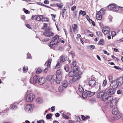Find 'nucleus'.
I'll return each instance as SVG.
<instances>
[{
    "label": "nucleus",
    "instance_id": "obj_1",
    "mask_svg": "<svg viewBox=\"0 0 123 123\" xmlns=\"http://www.w3.org/2000/svg\"><path fill=\"white\" fill-rule=\"evenodd\" d=\"M111 83V86L114 88L119 87L123 84V77H119L116 80L112 81Z\"/></svg>",
    "mask_w": 123,
    "mask_h": 123
},
{
    "label": "nucleus",
    "instance_id": "obj_2",
    "mask_svg": "<svg viewBox=\"0 0 123 123\" xmlns=\"http://www.w3.org/2000/svg\"><path fill=\"white\" fill-rule=\"evenodd\" d=\"M59 36L58 35H55L52 38V40L49 44V47L51 48L54 47L55 45H57L59 42Z\"/></svg>",
    "mask_w": 123,
    "mask_h": 123
},
{
    "label": "nucleus",
    "instance_id": "obj_3",
    "mask_svg": "<svg viewBox=\"0 0 123 123\" xmlns=\"http://www.w3.org/2000/svg\"><path fill=\"white\" fill-rule=\"evenodd\" d=\"M51 29L49 28H47L45 30L43 34L44 35L47 37H52L54 35V33L50 31Z\"/></svg>",
    "mask_w": 123,
    "mask_h": 123
},
{
    "label": "nucleus",
    "instance_id": "obj_4",
    "mask_svg": "<svg viewBox=\"0 0 123 123\" xmlns=\"http://www.w3.org/2000/svg\"><path fill=\"white\" fill-rule=\"evenodd\" d=\"M107 7L108 9L114 11H117L118 10V6L115 4H111Z\"/></svg>",
    "mask_w": 123,
    "mask_h": 123
},
{
    "label": "nucleus",
    "instance_id": "obj_5",
    "mask_svg": "<svg viewBox=\"0 0 123 123\" xmlns=\"http://www.w3.org/2000/svg\"><path fill=\"white\" fill-rule=\"evenodd\" d=\"M110 89L107 90L106 93L108 95H111L114 93L115 91V89L116 88H114L111 85V83L110 86Z\"/></svg>",
    "mask_w": 123,
    "mask_h": 123
},
{
    "label": "nucleus",
    "instance_id": "obj_6",
    "mask_svg": "<svg viewBox=\"0 0 123 123\" xmlns=\"http://www.w3.org/2000/svg\"><path fill=\"white\" fill-rule=\"evenodd\" d=\"M34 98L35 96L33 94L30 93L27 96L26 100L28 102H30L33 101Z\"/></svg>",
    "mask_w": 123,
    "mask_h": 123
},
{
    "label": "nucleus",
    "instance_id": "obj_7",
    "mask_svg": "<svg viewBox=\"0 0 123 123\" xmlns=\"http://www.w3.org/2000/svg\"><path fill=\"white\" fill-rule=\"evenodd\" d=\"M106 94L105 92L103 91H101L98 92L97 94V97L98 98H102L103 100H104V98L105 97Z\"/></svg>",
    "mask_w": 123,
    "mask_h": 123
},
{
    "label": "nucleus",
    "instance_id": "obj_8",
    "mask_svg": "<svg viewBox=\"0 0 123 123\" xmlns=\"http://www.w3.org/2000/svg\"><path fill=\"white\" fill-rule=\"evenodd\" d=\"M113 97L112 96H110L107 97H105L104 98V100H104L107 104L110 103L113 100Z\"/></svg>",
    "mask_w": 123,
    "mask_h": 123
},
{
    "label": "nucleus",
    "instance_id": "obj_9",
    "mask_svg": "<svg viewBox=\"0 0 123 123\" xmlns=\"http://www.w3.org/2000/svg\"><path fill=\"white\" fill-rule=\"evenodd\" d=\"M25 109L26 111H28L29 112H31L33 110L32 105L29 104L27 105L25 108Z\"/></svg>",
    "mask_w": 123,
    "mask_h": 123
},
{
    "label": "nucleus",
    "instance_id": "obj_10",
    "mask_svg": "<svg viewBox=\"0 0 123 123\" xmlns=\"http://www.w3.org/2000/svg\"><path fill=\"white\" fill-rule=\"evenodd\" d=\"M88 83L90 86L93 87L95 85L96 82L94 79L91 78L89 80Z\"/></svg>",
    "mask_w": 123,
    "mask_h": 123
},
{
    "label": "nucleus",
    "instance_id": "obj_11",
    "mask_svg": "<svg viewBox=\"0 0 123 123\" xmlns=\"http://www.w3.org/2000/svg\"><path fill=\"white\" fill-rule=\"evenodd\" d=\"M38 77L37 75H35L33 77V81H32V79L31 78L30 80V82L31 84H35L37 83L38 79Z\"/></svg>",
    "mask_w": 123,
    "mask_h": 123
},
{
    "label": "nucleus",
    "instance_id": "obj_12",
    "mask_svg": "<svg viewBox=\"0 0 123 123\" xmlns=\"http://www.w3.org/2000/svg\"><path fill=\"white\" fill-rule=\"evenodd\" d=\"M72 29L73 30V32L75 34L77 33L79 31V28L76 24H74L72 26Z\"/></svg>",
    "mask_w": 123,
    "mask_h": 123
},
{
    "label": "nucleus",
    "instance_id": "obj_13",
    "mask_svg": "<svg viewBox=\"0 0 123 123\" xmlns=\"http://www.w3.org/2000/svg\"><path fill=\"white\" fill-rule=\"evenodd\" d=\"M117 101L116 99H113L110 103L111 107L112 108L115 107L117 105Z\"/></svg>",
    "mask_w": 123,
    "mask_h": 123
},
{
    "label": "nucleus",
    "instance_id": "obj_14",
    "mask_svg": "<svg viewBox=\"0 0 123 123\" xmlns=\"http://www.w3.org/2000/svg\"><path fill=\"white\" fill-rule=\"evenodd\" d=\"M77 70H74V69L71 70L69 73L68 75L70 77L73 76L76 74H77Z\"/></svg>",
    "mask_w": 123,
    "mask_h": 123
},
{
    "label": "nucleus",
    "instance_id": "obj_15",
    "mask_svg": "<svg viewBox=\"0 0 123 123\" xmlns=\"http://www.w3.org/2000/svg\"><path fill=\"white\" fill-rule=\"evenodd\" d=\"M110 29L108 27H105L103 28L102 31L105 34H106L110 32Z\"/></svg>",
    "mask_w": 123,
    "mask_h": 123
},
{
    "label": "nucleus",
    "instance_id": "obj_16",
    "mask_svg": "<svg viewBox=\"0 0 123 123\" xmlns=\"http://www.w3.org/2000/svg\"><path fill=\"white\" fill-rule=\"evenodd\" d=\"M80 78V76L79 75L76 74L74 76L72 79V81L73 82H75L76 81L79 80Z\"/></svg>",
    "mask_w": 123,
    "mask_h": 123
},
{
    "label": "nucleus",
    "instance_id": "obj_17",
    "mask_svg": "<svg viewBox=\"0 0 123 123\" xmlns=\"http://www.w3.org/2000/svg\"><path fill=\"white\" fill-rule=\"evenodd\" d=\"M45 79L44 78H41L39 79L38 83L40 85H42L45 82Z\"/></svg>",
    "mask_w": 123,
    "mask_h": 123
},
{
    "label": "nucleus",
    "instance_id": "obj_18",
    "mask_svg": "<svg viewBox=\"0 0 123 123\" xmlns=\"http://www.w3.org/2000/svg\"><path fill=\"white\" fill-rule=\"evenodd\" d=\"M51 79L56 81L57 84H59L60 83V81L59 80H58L57 77L56 75H54L52 77Z\"/></svg>",
    "mask_w": 123,
    "mask_h": 123
},
{
    "label": "nucleus",
    "instance_id": "obj_19",
    "mask_svg": "<svg viewBox=\"0 0 123 123\" xmlns=\"http://www.w3.org/2000/svg\"><path fill=\"white\" fill-rule=\"evenodd\" d=\"M52 60L51 58H49L48 59V62H46L44 64L45 66H47V68H49L50 66Z\"/></svg>",
    "mask_w": 123,
    "mask_h": 123
},
{
    "label": "nucleus",
    "instance_id": "obj_20",
    "mask_svg": "<svg viewBox=\"0 0 123 123\" xmlns=\"http://www.w3.org/2000/svg\"><path fill=\"white\" fill-rule=\"evenodd\" d=\"M122 117V115L119 113H118L114 116V119L116 120H118L120 118Z\"/></svg>",
    "mask_w": 123,
    "mask_h": 123
},
{
    "label": "nucleus",
    "instance_id": "obj_21",
    "mask_svg": "<svg viewBox=\"0 0 123 123\" xmlns=\"http://www.w3.org/2000/svg\"><path fill=\"white\" fill-rule=\"evenodd\" d=\"M67 59V57H65L62 56H60V60L61 62H63L65 61Z\"/></svg>",
    "mask_w": 123,
    "mask_h": 123
},
{
    "label": "nucleus",
    "instance_id": "obj_22",
    "mask_svg": "<svg viewBox=\"0 0 123 123\" xmlns=\"http://www.w3.org/2000/svg\"><path fill=\"white\" fill-rule=\"evenodd\" d=\"M119 111L117 108L116 107L114 108L112 110V113L113 114L115 115L118 113Z\"/></svg>",
    "mask_w": 123,
    "mask_h": 123
},
{
    "label": "nucleus",
    "instance_id": "obj_23",
    "mask_svg": "<svg viewBox=\"0 0 123 123\" xmlns=\"http://www.w3.org/2000/svg\"><path fill=\"white\" fill-rule=\"evenodd\" d=\"M97 13H99V14L102 15H103L105 13V11L103 9H101L99 11L96 12Z\"/></svg>",
    "mask_w": 123,
    "mask_h": 123
},
{
    "label": "nucleus",
    "instance_id": "obj_24",
    "mask_svg": "<svg viewBox=\"0 0 123 123\" xmlns=\"http://www.w3.org/2000/svg\"><path fill=\"white\" fill-rule=\"evenodd\" d=\"M96 18L100 20L102 19V15L96 12Z\"/></svg>",
    "mask_w": 123,
    "mask_h": 123
},
{
    "label": "nucleus",
    "instance_id": "obj_25",
    "mask_svg": "<svg viewBox=\"0 0 123 123\" xmlns=\"http://www.w3.org/2000/svg\"><path fill=\"white\" fill-rule=\"evenodd\" d=\"M63 86L65 88L68 85V82L66 80H65L63 82L62 84Z\"/></svg>",
    "mask_w": 123,
    "mask_h": 123
},
{
    "label": "nucleus",
    "instance_id": "obj_26",
    "mask_svg": "<svg viewBox=\"0 0 123 123\" xmlns=\"http://www.w3.org/2000/svg\"><path fill=\"white\" fill-rule=\"evenodd\" d=\"M42 17H43V15H38L37 16V21H40L42 20Z\"/></svg>",
    "mask_w": 123,
    "mask_h": 123
},
{
    "label": "nucleus",
    "instance_id": "obj_27",
    "mask_svg": "<svg viewBox=\"0 0 123 123\" xmlns=\"http://www.w3.org/2000/svg\"><path fill=\"white\" fill-rule=\"evenodd\" d=\"M42 71V70L40 68H38L37 69L36 73L37 74H39Z\"/></svg>",
    "mask_w": 123,
    "mask_h": 123
},
{
    "label": "nucleus",
    "instance_id": "obj_28",
    "mask_svg": "<svg viewBox=\"0 0 123 123\" xmlns=\"http://www.w3.org/2000/svg\"><path fill=\"white\" fill-rule=\"evenodd\" d=\"M79 91L81 93L84 91V89L81 85H80L78 87Z\"/></svg>",
    "mask_w": 123,
    "mask_h": 123
},
{
    "label": "nucleus",
    "instance_id": "obj_29",
    "mask_svg": "<svg viewBox=\"0 0 123 123\" xmlns=\"http://www.w3.org/2000/svg\"><path fill=\"white\" fill-rule=\"evenodd\" d=\"M37 102L38 103H41L43 102V100L41 98H39L36 99Z\"/></svg>",
    "mask_w": 123,
    "mask_h": 123
},
{
    "label": "nucleus",
    "instance_id": "obj_30",
    "mask_svg": "<svg viewBox=\"0 0 123 123\" xmlns=\"http://www.w3.org/2000/svg\"><path fill=\"white\" fill-rule=\"evenodd\" d=\"M94 94V93L91 92L90 91H89L87 93V95L90 97H91Z\"/></svg>",
    "mask_w": 123,
    "mask_h": 123
},
{
    "label": "nucleus",
    "instance_id": "obj_31",
    "mask_svg": "<svg viewBox=\"0 0 123 123\" xmlns=\"http://www.w3.org/2000/svg\"><path fill=\"white\" fill-rule=\"evenodd\" d=\"M49 20V19L47 18H43L42 17V21H48Z\"/></svg>",
    "mask_w": 123,
    "mask_h": 123
},
{
    "label": "nucleus",
    "instance_id": "obj_32",
    "mask_svg": "<svg viewBox=\"0 0 123 123\" xmlns=\"http://www.w3.org/2000/svg\"><path fill=\"white\" fill-rule=\"evenodd\" d=\"M104 43V41L103 39H101L99 41V43L98 44H99L101 45H103Z\"/></svg>",
    "mask_w": 123,
    "mask_h": 123
},
{
    "label": "nucleus",
    "instance_id": "obj_33",
    "mask_svg": "<svg viewBox=\"0 0 123 123\" xmlns=\"http://www.w3.org/2000/svg\"><path fill=\"white\" fill-rule=\"evenodd\" d=\"M62 70L60 69L57 71L56 72V74L57 75H59L62 73Z\"/></svg>",
    "mask_w": 123,
    "mask_h": 123
},
{
    "label": "nucleus",
    "instance_id": "obj_34",
    "mask_svg": "<svg viewBox=\"0 0 123 123\" xmlns=\"http://www.w3.org/2000/svg\"><path fill=\"white\" fill-rule=\"evenodd\" d=\"M81 12H82L81 15L83 16H84L86 14V12L85 11H82V10H81L79 12V14H80Z\"/></svg>",
    "mask_w": 123,
    "mask_h": 123
},
{
    "label": "nucleus",
    "instance_id": "obj_35",
    "mask_svg": "<svg viewBox=\"0 0 123 123\" xmlns=\"http://www.w3.org/2000/svg\"><path fill=\"white\" fill-rule=\"evenodd\" d=\"M52 116V115L51 113L47 114L46 116V118L48 119H50Z\"/></svg>",
    "mask_w": 123,
    "mask_h": 123
},
{
    "label": "nucleus",
    "instance_id": "obj_36",
    "mask_svg": "<svg viewBox=\"0 0 123 123\" xmlns=\"http://www.w3.org/2000/svg\"><path fill=\"white\" fill-rule=\"evenodd\" d=\"M108 77L109 80L110 81H111L113 80V75L111 74H110L109 75Z\"/></svg>",
    "mask_w": 123,
    "mask_h": 123
},
{
    "label": "nucleus",
    "instance_id": "obj_37",
    "mask_svg": "<svg viewBox=\"0 0 123 123\" xmlns=\"http://www.w3.org/2000/svg\"><path fill=\"white\" fill-rule=\"evenodd\" d=\"M76 63L75 61H74L72 63L71 66V68L74 67L76 65Z\"/></svg>",
    "mask_w": 123,
    "mask_h": 123
},
{
    "label": "nucleus",
    "instance_id": "obj_38",
    "mask_svg": "<svg viewBox=\"0 0 123 123\" xmlns=\"http://www.w3.org/2000/svg\"><path fill=\"white\" fill-rule=\"evenodd\" d=\"M23 70L24 72H26L28 71V67L27 66H24L23 68Z\"/></svg>",
    "mask_w": 123,
    "mask_h": 123
},
{
    "label": "nucleus",
    "instance_id": "obj_39",
    "mask_svg": "<svg viewBox=\"0 0 123 123\" xmlns=\"http://www.w3.org/2000/svg\"><path fill=\"white\" fill-rule=\"evenodd\" d=\"M107 81L106 79L104 80L103 82L102 83V86H106L107 84Z\"/></svg>",
    "mask_w": 123,
    "mask_h": 123
},
{
    "label": "nucleus",
    "instance_id": "obj_40",
    "mask_svg": "<svg viewBox=\"0 0 123 123\" xmlns=\"http://www.w3.org/2000/svg\"><path fill=\"white\" fill-rule=\"evenodd\" d=\"M56 5L59 7L61 8L62 6V4L60 3H56Z\"/></svg>",
    "mask_w": 123,
    "mask_h": 123
},
{
    "label": "nucleus",
    "instance_id": "obj_41",
    "mask_svg": "<svg viewBox=\"0 0 123 123\" xmlns=\"http://www.w3.org/2000/svg\"><path fill=\"white\" fill-rule=\"evenodd\" d=\"M37 16L32 15L31 17V19L33 20H36L37 21Z\"/></svg>",
    "mask_w": 123,
    "mask_h": 123
},
{
    "label": "nucleus",
    "instance_id": "obj_42",
    "mask_svg": "<svg viewBox=\"0 0 123 123\" xmlns=\"http://www.w3.org/2000/svg\"><path fill=\"white\" fill-rule=\"evenodd\" d=\"M64 68L66 71L68 72L69 71V67L67 65H66L65 66Z\"/></svg>",
    "mask_w": 123,
    "mask_h": 123
},
{
    "label": "nucleus",
    "instance_id": "obj_43",
    "mask_svg": "<svg viewBox=\"0 0 123 123\" xmlns=\"http://www.w3.org/2000/svg\"><path fill=\"white\" fill-rule=\"evenodd\" d=\"M52 76H51L48 75L47 77V80L49 81L51 79Z\"/></svg>",
    "mask_w": 123,
    "mask_h": 123
},
{
    "label": "nucleus",
    "instance_id": "obj_44",
    "mask_svg": "<svg viewBox=\"0 0 123 123\" xmlns=\"http://www.w3.org/2000/svg\"><path fill=\"white\" fill-rule=\"evenodd\" d=\"M62 115L63 117L66 119H68L69 118V117L67 116L64 113H63Z\"/></svg>",
    "mask_w": 123,
    "mask_h": 123
},
{
    "label": "nucleus",
    "instance_id": "obj_45",
    "mask_svg": "<svg viewBox=\"0 0 123 123\" xmlns=\"http://www.w3.org/2000/svg\"><path fill=\"white\" fill-rule=\"evenodd\" d=\"M17 108V106L14 105H12L11 107L10 108L11 109L13 110L16 109Z\"/></svg>",
    "mask_w": 123,
    "mask_h": 123
},
{
    "label": "nucleus",
    "instance_id": "obj_46",
    "mask_svg": "<svg viewBox=\"0 0 123 123\" xmlns=\"http://www.w3.org/2000/svg\"><path fill=\"white\" fill-rule=\"evenodd\" d=\"M86 94H87L84 93V92H83V93H82V97L84 98H85L87 97Z\"/></svg>",
    "mask_w": 123,
    "mask_h": 123
},
{
    "label": "nucleus",
    "instance_id": "obj_47",
    "mask_svg": "<svg viewBox=\"0 0 123 123\" xmlns=\"http://www.w3.org/2000/svg\"><path fill=\"white\" fill-rule=\"evenodd\" d=\"M65 11H63L62 10V12H61V14L63 18L64 17V15L65 14Z\"/></svg>",
    "mask_w": 123,
    "mask_h": 123
},
{
    "label": "nucleus",
    "instance_id": "obj_48",
    "mask_svg": "<svg viewBox=\"0 0 123 123\" xmlns=\"http://www.w3.org/2000/svg\"><path fill=\"white\" fill-rule=\"evenodd\" d=\"M76 121L77 122H80V117H77L76 118Z\"/></svg>",
    "mask_w": 123,
    "mask_h": 123
},
{
    "label": "nucleus",
    "instance_id": "obj_49",
    "mask_svg": "<svg viewBox=\"0 0 123 123\" xmlns=\"http://www.w3.org/2000/svg\"><path fill=\"white\" fill-rule=\"evenodd\" d=\"M76 7L75 6H73L71 8V11H74L76 9Z\"/></svg>",
    "mask_w": 123,
    "mask_h": 123
},
{
    "label": "nucleus",
    "instance_id": "obj_50",
    "mask_svg": "<svg viewBox=\"0 0 123 123\" xmlns=\"http://www.w3.org/2000/svg\"><path fill=\"white\" fill-rule=\"evenodd\" d=\"M90 47V49H94L95 48V46L93 45H91L89 46Z\"/></svg>",
    "mask_w": 123,
    "mask_h": 123
},
{
    "label": "nucleus",
    "instance_id": "obj_51",
    "mask_svg": "<svg viewBox=\"0 0 123 123\" xmlns=\"http://www.w3.org/2000/svg\"><path fill=\"white\" fill-rule=\"evenodd\" d=\"M111 36L113 37L115 36L116 34V32L114 31H112L111 32Z\"/></svg>",
    "mask_w": 123,
    "mask_h": 123
},
{
    "label": "nucleus",
    "instance_id": "obj_52",
    "mask_svg": "<svg viewBox=\"0 0 123 123\" xmlns=\"http://www.w3.org/2000/svg\"><path fill=\"white\" fill-rule=\"evenodd\" d=\"M23 10L24 11L25 13H28L29 11L26 9H25V8H24L23 9Z\"/></svg>",
    "mask_w": 123,
    "mask_h": 123
},
{
    "label": "nucleus",
    "instance_id": "obj_53",
    "mask_svg": "<svg viewBox=\"0 0 123 123\" xmlns=\"http://www.w3.org/2000/svg\"><path fill=\"white\" fill-rule=\"evenodd\" d=\"M37 123H44V122L43 121L41 120L37 121Z\"/></svg>",
    "mask_w": 123,
    "mask_h": 123
},
{
    "label": "nucleus",
    "instance_id": "obj_54",
    "mask_svg": "<svg viewBox=\"0 0 123 123\" xmlns=\"http://www.w3.org/2000/svg\"><path fill=\"white\" fill-rule=\"evenodd\" d=\"M27 58H31V55L30 54H27Z\"/></svg>",
    "mask_w": 123,
    "mask_h": 123
},
{
    "label": "nucleus",
    "instance_id": "obj_55",
    "mask_svg": "<svg viewBox=\"0 0 123 123\" xmlns=\"http://www.w3.org/2000/svg\"><path fill=\"white\" fill-rule=\"evenodd\" d=\"M122 92L121 90H118L117 91V93L118 94H120Z\"/></svg>",
    "mask_w": 123,
    "mask_h": 123
},
{
    "label": "nucleus",
    "instance_id": "obj_56",
    "mask_svg": "<svg viewBox=\"0 0 123 123\" xmlns=\"http://www.w3.org/2000/svg\"><path fill=\"white\" fill-rule=\"evenodd\" d=\"M69 33L70 36H71V37H74V35L73 33L72 32H69Z\"/></svg>",
    "mask_w": 123,
    "mask_h": 123
},
{
    "label": "nucleus",
    "instance_id": "obj_57",
    "mask_svg": "<svg viewBox=\"0 0 123 123\" xmlns=\"http://www.w3.org/2000/svg\"><path fill=\"white\" fill-rule=\"evenodd\" d=\"M60 67V64L59 63H58L56 65V68H59Z\"/></svg>",
    "mask_w": 123,
    "mask_h": 123
},
{
    "label": "nucleus",
    "instance_id": "obj_58",
    "mask_svg": "<svg viewBox=\"0 0 123 123\" xmlns=\"http://www.w3.org/2000/svg\"><path fill=\"white\" fill-rule=\"evenodd\" d=\"M103 51L105 54H107V55H109V53L107 51L105 50H103Z\"/></svg>",
    "mask_w": 123,
    "mask_h": 123
},
{
    "label": "nucleus",
    "instance_id": "obj_59",
    "mask_svg": "<svg viewBox=\"0 0 123 123\" xmlns=\"http://www.w3.org/2000/svg\"><path fill=\"white\" fill-rule=\"evenodd\" d=\"M51 110L52 111H54L55 110V106H52L51 107Z\"/></svg>",
    "mask_w": 123,
    "mask_h": 123
},
{
    "label": "nucleus",
    "instance_id": "obj_60",
    "mask_svg": "<svg viewBox=\"0 0 123 123\" xmlns=\"http://www.w3.org/2000/svg\"><path fill=\"white\" fill-rule=\"evenodd\" d=\"M71 54L72 55L73 58H74L75 56V55L74 53V52L73 51H72L71 52Z\"/></svg>",
    "mask_w": 123,
    "mask_h": 123
},
{
    "label": "nucleus",
    "instance_id": "obj_61",
    "mask_svg": "<svg viewBox=\"0 0 123 123\" xmlns=\"http://www.w3.org/2000/svg\"><path fill=\"white\" fill-rule=\"evenodd\" d=\"M60 115V114L59 113H56L55 114V116L56 117H59V116Z\"/></svg>",
    "mask_w": 123,
    "mask_h": 123
},
{
    "label": "nucleus",
    "instance_id": "obj_62",
    "mask_svg": "<svg viewBox=\"0 0 123 123\" xmlns=\"http://www.w3.org/2000/svg\"><path fill=\"white\" fill-rule=\"evenodd\" d=\"M109 21H111L112 20V17L111 16H109Z\"/></svg>",
    "mask_w": 123,
    "mask_h": 123
},
{
    "label": "nucleus",
    "instance_id": "obj_63",
    "mask_svg": "<svg viewBox=\"0 0 123 123\" xmlns=\"http://www.w3.org/2000/svg\"><path fill=\"white\" fill-rule=\"evenodd\" d=\"M47 24H46L44 23L43 26V27L44 28H45L47 27Z\"/></svg>",
    "mask_w": 123,
    "mask_h": 123
},
{
    "label": "nucleus",
    "instance_id": "obj_64",
    "mask_svg": "<svg viewBox=\"0 0 123 123\" xmlns=\"http://www.w3.org/2000/svg\"><path fill=\"white\" fill-rule=\"evenodd\" d=\"M120 9L121 11H123V8L122 7H121L120 6H118V9Z\"/></svg>",
    "mask_w": 123,
    "mask_h": 123
}]
</instances>
